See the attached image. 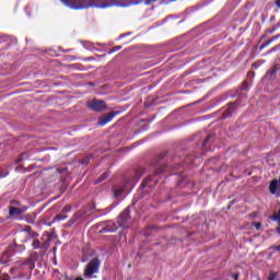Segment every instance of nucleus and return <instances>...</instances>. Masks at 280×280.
Returning a JSON list of instances; mask_svg holds the SVG:
<instances>
[{
    "label": "nucleus",
    "mask_w": 280,
    "mask_h": 280,
    "mask_svg": "<svg viewBox=\"0 0 280 280\" xmlns=\"http://www.w3.org/2000/svg\"><path fill=\"white\" fill-rule=\"evenodd\" d=\"M100 270V260L97 258L93 259L84 270L85 279H93V275H95Z\"/></svg>",
    "instance_id": "obj_1"
},
{
    "label": "nucleus",
    "mask_w": 280,
    "mask_h": 280,
    "mask_svg": "<svg viewBox=\"0 0 280 280\" xmlns=\"http://www.w3.org/2000/svg\"><path fill=\"white\" fill-rule=\"evenodd\" d=\"M88 106L91 110H94L95 113L106 110V103L104 101H100L97 98L90 101L88 103Z\"/></svg>",
    "instance_id": "obj_2"
},
{
    "label": "nucleus",
    "mask_w": 280,
    "mask_h": 280,
    "mask_svg": "<svg viewBox=\"0 0 280 280\" xmlns=\"http://www.w3.org/2000/svg\"><path fill=\"white\" fill-rule=\"evenodd\" d=\"M114 118H115L114 113L106 114L104 117H102L98 120V126H106V124H109V121H113Z\"/></svg>",
    "instance_id": "obj_3"
},
{
    "label": "nucleus",
    "mask_w": 280,
    "mask_h": 280,
    "mask_svg": "<svg viewBox=\"0 0 280 280\" xmlns=\"http://www.w3.org/2000/svg\"><path fill=\"white\" fill-rule=\"evenodd\" d=\"M23 209L11 207L9 210L10 218H19L23 213Z\"/></svg>",
    "instance_id": "obj_4"
},
{
    "label": "nucleus",
    "mask_w": 280,
    "mask_h": 280,
    "mask_svg": "<svg viewBox=\"0 0 280 280\" xmlns=\"http://www.w3.org/2000/svg\"><path fill=\"white\" fill-rule=\"evenodd\" d=\"M130 215V210L126 209L119 217L118 222H121V220H128V217Z\"/></svg>",
    "instance_id": "obj_5"
},
{
    "label": "nucleus",
    "mask_w": 280,
    "mask_h": 280,
    "mask_svg": "<svg viewBox=\"0 0 280 280\" xmlns=\"http://www.w3.org/2000/svg\"><path fill=\"white\" fill-rule=\"evenodd\" d=\"M105 231H108L109 233H115V231H117V224H108L106 228H105Z\"/></svg>",
    "instance_id": "obj_6"
},
{
    "label": "nucleus",
    "mask_w": 280,
    "mask_h": 280,
    "mask_svg": "<svg viewBox=\"0 0 280 280\" xmlns=\"http://www.w3.org/2000/svg\"><path fill=\"white\" fill-rule=\"evenodd\" d=\"M271 220H275V221L280 220V209H279V211H278L277 214H275L273 217H271Z\"/></svg>",
    "instance_id": "obj_7"
},
{
    "label": "nucleus",
    "mask_w": 280,
    "mask_h": 280,
    "mask_svg": "<svg viewBox=\"0 0 280 280\" xmlns=\"http://www.w3.org/2000/svg\"><path fill=\"white\" fill-rule=\"evenodd\" d=\"M108 177V174H103L102 176H101V178L98 179V183H102V180H106V178Z\"/></svg>",
    "instance_id": "obj_8"
},
{
    "label": "nucleus",
    "mask_w": 280,
    "mask_h": 280,
    "mask_svg": "<svg viewBox=\"0 0 280 280\" xmlns=\"http://www.w3.org/2000/svg\"><path fill=\"white\" fill-rule=\"evenodd\" d=\"M275 279H277V273H275V272L270 273L268 280H275Z\"/></svg>",
    "instance_id": "obj_9"
},
{
    "label": "nucleus",
    "mask_w": 280,
    "mask_h": 280,
    "mask_svg": "<svg viewBox=\"0 0 280 280\" xmlns=\"http://www.w3.org/2000/svg\"><path fill=\"white\" fill-rule=\"evenodd\" d=\"M254 226L257 231H259L261 229V223H254Z\"/></svg>",
    "instance_id": "obj_10"
},
{
    "label": "nucleus",
    "mask_w": 280,
    "mask_h": 280,
    "mask_svg": "<svg viewBox=\"0 0 280 280\" xmlns=\"http://www.w3.org/2000/svg\"><path fill=\"white\" fill-rule=\"evenodd\" d=\"M121 191H124V190H121V189L116 190V191H115V197H116V198H119Z\"/></svg>",
    "instance_id": "obj_11"
},
{
    "label": "nucleus",
    "mask_w": 280,
    "mask_h": 280,
    "mask_svg": "<svg viewBox=\"0 0 280 280\" xmlns=\"http://www.w3.org/2000/svg\"><path fill=\"white\" fill-rule=\"evenodd\" d=\"M33 246H34L35 248H38V246H40V242L34 241V242H33Z\"/></svg>",
    "instance_id": "obj_12"
},
{
    "label": "nucleus",
    "mask_w": 280,
    "mask_h": 280,
    "mask_svg": "<svg viewBox=\"0 0 280 280\" xmlns=\"http://www.w3.org/2000/svg\"><path fill=\"white\" fill-rule=\"evenodd\" d=\"M100 8L104 10L105 8H110V4L101 5Z\"/></svg>",
    "instance_id": "obj_13"
},
{
    "label": "nucleus",
    "mask_w": 280,
    "mask_h": 280,
    "mask_svg": "<svg viewBox=\"0 0 280 280\" xmlns=\"http://www.w3.org/2000/svg\"><path fill=\"white\" fill-rule=\"evenodd\" d=\"M232 277H233L234 280H237V279H238L237 273H234Z\"/></svg>",
    "instance_id": "obj_14"
},
{
    "label": "nucleus",
    "mask_w": 280,
    "mask_h": 280,
    "mask_svg": "<svg viewBox=\"0 0 280 280\" xmlns=\"http://www.w3.org/2000/svg\"><path fill=\"white\" fill-rule=\"evenodd\" d=\"M276 5L280 8V0H276Z\"/></svg>",
    "instance_id": "obj_15"
},
{
    "label": "nucleus",
    "mask_w": 280,
    "mask_h": 280,
    "mask_svg": "<svg viewBox=\"0 0 280 280\" xmlns=\"http://www.w3.org/2000/svg\"><path fill=\"white\" fill-rule=\"evenodd\" d=\"M276 231H278V233L280 234V222H279V225H278V228L276 229Z\"/></svg>",
    "instance_id": "obj_16"
},
{
    "label": "nucleus",
    "mask_w": 280,
    "mask_h": 280,
    "mask_svg": "<svg viewBox=\"0 0 280 280\" xmlns=\"http://www.w3.org/2000/svg\"><path fill=\"white\" fill-rule=\"evenodd\" d=\"M84 7H77L75 10H82Z\"/></svg>",
    "instance_id": "obj_17"
},
{
    "label": "nucleus",
    "mask_w": 280,
    "mask_h": 280,
    "mask_svg": "<svg viewBox=\"0 0 280 280\" xmlns=\"http://www.w3.org/2000/svg\"><path fill=\"white\" fill-rule=\"evenodd\" d=\"M246 86H248V84H247V83H244V84H243V89H246Z\"/></svg>",
    "instance_id": "obj_18"
},
{
    "label": "nucleus",
    "mask_w": 280,
    "mask_h": 280,
    "mask_svg": "<svg viewBox=\"0 0 280 280\" xmlns=\"http://www.w3.org/2000/svg\"><path fill=\"white\" fill-rule=\"evenodd\" d=\"M277 250H280V245L275 247Z\"/></svg>",
    "instance_id": "obj_19"
},
{
    "label": "nucleus",
    "mask_w": 280,
    "mask_h": 280,
    "mask_svg": "<svg viewBox=\"0 0 280 280\" xmlns=\"http://www.w3.org/2000/svg\"><path fill=\"white\" fill-rule=\"evenodd\" d=\"M75 280H84V279L79 277V278H75Z\"/></svg>",
    "instance_id": "obj_20"
}]
</instances>
